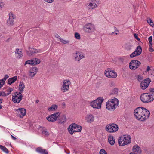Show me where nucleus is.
<instances>
[{
	"label": "nucleus",
	"instance_id": "f257e3e1",
	"mask_svg": "<svg viewBox=\"0 0 154 154\" xmlns=\"http://www.w3.org/2000/svg\"><path fill=\"white\" fill-rule=\"evenodd\" d=\"M136 118L141 121H144L147 119L150 114L149 111L146 108L143 107L137 108L134 111Z\"/></svg>",
	"mask_w": 154,
	"mask_h": 154
},
{
	"label": "nucleus",
	"instance_id": "f03ea898",
	"mask_svg": "<svg viewBox=\"0 0 154 154\" xmlns=\"http://www.w3.org/2000/svg\"><path fill=\"white\" fill-rule=\"evenodd\" d=\"M119 100L116 98L109 100L106 102V107L110 111L114 110L118 106Z\"/></svg>",
	"mask_w": 154,
	"mask_h": 154
},
{
	"label": "nucleus",
	"instance_id": "7ed1b4c3",
	"mask_svg": "<svg viewBox=\"0 0 154 154\" xmlns=\"http://www.w3.org/2000/svg\"><path fill=\"white\" fill-rule=\"evenodd\" d=\"M82 127L75 123L71 124L69 127L68 130L69 133L72 135L75 132H81Z\"/></svg>",
	"mask_w": 154,
	"mask_h": 154
},
{
	"label": "nucleus",
	"instance_id": "20e7f679",
	"mask_svg": "<svg viewBox=\"0 0 154 154\" xmlns=\"http://www.w3.org/2000/svg\"><path fill=\"white\" fill-rule=\"evenodd\" d=\"M103 99L101 97H99L90 103L91 106L94 108L99 109L101 107V104Z\"/></svg>",
	"mask_w": 154,
	"mask_h": 154
},
{
	"label": "nucleus",
	"instance_id": "39448f33",
	"mask_svg": "<svg viewBox=\"0 0 154 154\" xmlns=\"http://www.w3.org/2000/svg\"><path fill=\"white\" fill-rule=\"evenodd\" d=\"M118 125L115 123L110 124L107 125L106 127V130L110 133H114L116 132L118 130Z\"/></svg>",
	"mask_w": 154,
	"mask_h": 154
},
{
	"label": "nucleus",
	"instance_id": "423d86ee",
	"mask_svg": "<svg viewBox=\"0 0 154 154\" xmlns=\"http://www.w3.org/2000/svg\"><path fill=\"white\" fill-rule=\"evenodd\" d=\"M14 95H13L12 101L15 103H19L23 97V95L21 92H15Z\"/></svg>",
	"mask_w": 154,
	"mask_h": 154
},
{
	"label": "nucleus",
	"instance_id": "0eeeda50",
	"mask_svg": "<svg viewBox=\"0 0 154 154\" xmlns=\"http://www.w3.org/2000/svg\"><path fill=\"white\" fill-rule=\"evenodd\" d=\"M16 115L20 118H23L26 114V110L24 108H19L15 109Z\"/></svg>",
	"mask_w": 154,
	"mask_h": 154
},
{
	"label": "nucleus",
	"instance_id": "6e6552de",
	"mask_svg": "<svg viewBox=\"0 0 154 154\" xmlns=\"http://www.w3.org/2000/svg\"><path fill=\"white\" fill-rule=\"evenodd\" d=\"M141 64L140 62L137 60H133L131 61L129 64L130 69L132 70H135Z\"/></svg>",
	"mask_w": 154,
	"mask_h": 154
},
{
	"label": "nucleus",
	"instance_id": "1a4fd4ad",
	"mask_svg": "<svg viewBox=\"0 0 154 154\" xmlns=\"http://www.w3.org/2000/svg\"><path fill=\"white\" fill-rule=\"evenodd\" d=\"M105 75L109 78H116L117 76V73L113 71L110 70V69L108 68L104 72Z\"/></svg>",
	"mask_w": 154,
	"mask_h": 154
},
{
	"label": "nucleus",
	"instance_id": "9d476101",
	"mask_svg": "<svg viewBox=\"0 0 154 154\" xmlns=\"http://www.w3.org/2000/svg\"><path fill=\"white\" fill-rule=\"evenodd\" d=\"M149 97V94L144 93L141 95L140 99L143 103H147L152 101Z\"/></svg>",
	"mask_w": 154,
	"mask_h": 154
},
{
	"label": "nucleus",
	"instance_id": "9b49d317",
	"mask_svg": "<svg viewBox=\"0 0 154 154\" xmlns=\"http://www.w3.org/2000/svg\"><path fill=\"white\" fill-rule=\"evenodd\" d=\"M60 115L59 112L54 113L47 117V119L49 122H53L56 121Z\"/></svg>",
	"mask_w": 154,
	"mask_h": 154
},
{
	"label": "nucleus",
	"instance_id": "f8f14e48",
	"mask_svg": "<svg viewBox=\"0 0 154 154\" xmlns=\"http://www.w3.org/2000/svg\"><path fill=\"white\" fill-rule=\"evenodd\" d=\"M151 81L149 78H146L143 81H142L140 84V87L141 89L144 90L146 89L148 86Z\"/></svg>",
	"mask_w": 154,
	"mask_h": 154
},
{
	"label": "nucleus",
	"instance_id": "ddd939ff",
	"mask_svg": "<svg viewBox=\"0 0 154 154\" xmlns=\"http://www.w3.org/2000/svg\"><path fill=\"white\" fill-rule=\"evenodd\" d=\"M84 29L86 32L90 33L94 30L95 27L94 25L90 23L85 25Z\"/></svg>",
	"mask_w": 154,
	"mask_h": 154
},
{
	"label": "nucleus",
	"instance_id": "4468645a",
	"mask_svg": "<svg viewBox=\"0 0 154 154\" xmlns=\"http://www.w3.org/2000/svg\"><path fill=\"white\" fill-rule=\"evenodd\" d=\"M71 84V82L69 80H66L63 81V85L61 89L63 92H66L69 90V85Z\"/></svg>",
	"mask_w": 154,
	"mask_h": 154
},
{
	"label": "nucleus",
	"instance_id": "2eb2a0df",
	"mask_svg": "<svg viewBox=\"0 0 154 154\" xmlns=\"http://www.w3.org/2000/svg\"><path fill=\"white\" fill-rule=\"evenodd\" d=\"M15 18V15L12 12L9 14V18L7 21V23L8 26H12L14 24V19Z\"/></svg>",
	"mask_w": 154,
	"mask_h": 154
},
{
	"label": "nucleus",
	"instance_id": "dca6fc26",
	"mask_svg": "<svg viewBox=\"0 0 154 154\" xmlns=\"http://www.w3.org/2000/svg\"><path fill=\"white\" fill-rule=\"evenodd\" d=\"M74 57H75V60L79 61L81 59L84 57L82 54L79 52H77L76 53L74 54Z\"/></svg>",
	"mask_w": 154,
	"mask_h": 154
},
{
	"label": "nucleus",
	"instance_id": "f3484780",
	"mask_svg": "<svg viewBox=\"0 0 154 154\" xmlns=\"http://www.w3.org/2000/svg\"><path fill=\"white\" fill-rule=\"evenodd\" d=\"M38 69L36 67L31 68L29 71V76L31 78H32L36 74Z\"/></svg>",
	"mask_w": 154,
	"mask_h": 154
},
{
	"label": "nucleus",
	"instance_id": "a211bd4d",
	"mask_svg": "<svg viewBox=\"0 0 154 154\" xmlns=\"http://www.w3.org/2000/svg\"><path fill=\"white\" fill-rule=\"evenodd\" d=\"M132 150L134 153L135 154V152H137V153H140L141 152V150L140 147L137 145H136L133 146V147Z\"/></svg>",
	"mask_w": 154,
	"mask_h": 154
},
{
	"label": "nucleus",
	"instance_id": "6ab92c4d",
	"mask_svg": "<svg viewBox=\"0 0 154 154\" xmlns=\"http://www.w3.org/2000/svg\"><path fill=\"white\" fill-rule=\"evenodd\" d=\"M58 123L62 124L66 122V116L64 115H62L60 116L58 120Z\"/></svg>",
	"mask_w": 154,
	"mask_h": 154
},
{
	"label": "nucleus",
	"instance_id": "aec40b11",
	"mask_svg": "<svg viewBox=\"0 0 154 154\" xmlns=\"http://www.w3.org/2000/svg\"><path fill=\"white\" fill-rule=\"evenodd\" d=\"M36 151L42 154H48V152L45 149H43L41 147H38L36 148Z\"/></svg>",
	"mask_w": 154,
	"mask_h": 154
},
{
	"label": "nucleus",
	"instance_id": "412c9836",
	"mask_svg": "<svg viewBox=\"0 0 154 154\" xmlns=\"http://www.w3.org/2000/svg\"><path fill=\"white\" fill-rule=\"evenodd\" d=\"M123 137H120L118 139V143L120 146H124L126 144L125 142Z\"/></svg>",
	"mask_w": 154,
	"mask_h": 154
},
{
	"label": "nucleus",
	"instance_id": "4be33fe9",
	"mask_svg": "<svg viewBox=\"0 0 154 154\" xmlns=\"http://www.w3.org/2000/svg\"><path fill=\"white\" fill-rule=\"evenodd\" d=\"M92 2H90L87 6L89 9H91H91H94L97 7V5L94 1H93Z\"/></svg>",
	"mask_w": 154,
	"mask_h": 154
},
{
	"label": "nucleus",
	"instance_id": "5701e85b",
	"mask_svg": "<svg viewBox=\"0 0 154 154\" xmlns=\"http://www.w3.org/2000/svg\"><path fill=\"white\" fill-rule=\"evenodd\" d=\"M150 92L149 94V95L152 101L154 100V88L150 89Z\"/></svg>",
	"mask_w": 154,
	"mask_h": 154
},
{
	"label": "nucleus",
	"instance_id": "b1692460",
	"mask_svg": "<svg viewBox=\"0 0 154 154\" xmlns=\"http://www.w3.org/2000/svg\"><path fill=\"white\" fill-rule=\"evenodd\" d=\"M17 76H14L13 77L9 79L8 80V83L9 85L11 84L17 80Z\"/></svg>",
	"mask_w": 154,
	"mask_h": 154
},
{
	"label": "nucleus",
	"instance_id": "393cba45",
	"mask_svg": "<svg viewBox=\"0 0 154 154\" xmlns=\"http://www.w3.org/2000/svg\"><path fill=\"white\" fill-rule=\"evenodd\" d=\"M123 137L124 138L125 141V142L126 144L129 143L131 142V138L129 136L124 135Z\"/></svg>",
	"mask_w": 154,
	"mask_h": 154
},
{
	"label": "nucleus",
	"instance_id": "a878e982",
	"mask_svg": "<svg viewBox=\"0 0 154 154\" xmlns=\"http://www.w3.org/2000/svg\"><path fill=\"white\" fill-rule=\"evenodd\" d=\"M108 140L109 143L111 145H113L115 143V139L112 136H109Z\"/></svg>",
	"mask_w": 154,
	"mask_h": 154
},
{
	"label": "nucleus",
	"instance_id": "bb28decb",
	"mask_svg": "<svg viewBox=\"0 0 154 154\" xmlns=\"http://www.w3.org/2000/svg\"><path fill=\"white\" fill-rule=\"evenodd\" d=\"M29 50L30 52L31 53V55H32L35 53H39L40 52V50L39 49L38 50L36 49H35L33 48H29Z\"/></svg>",
	"mask_w": 154,
	"mask_h": 154
},
{
	"label": "nucleus",
	"instance_id": "cd10ccee",
	"mask_svg": "<svg viewBox=\"0 0 154 154\" xmlns=\"http://www.w3.org/2000/svg\"><path fill=\"white\" fill-rule=\"evenodd\" d=\"M94 116L92 114H90L87 116V121L88 122L91 123L94 121Z\"/></svg>",
	"mask_w": 154,
	"mask_h": 154
},
{
	"label": "nucleus",
	"instance_id": "c85d7f7f",
	"mask_svg": "<svg viewBox=\"0 0 154 154\" xmlns=\"http://www.w3.org/2000/svg\"><path fill=\"white\" fill-rule=\"evenodd\" d=\"M17 51L16 52V54L18 55H17V57L20 59L23 56V54H22L21 50L20 49H17L16 50Z\"/></svg>",
	"mask_w": 154,
	"mask_h": 154
},
{
	"label": "nucleus",
	"instance_id": "c756f323",
	"mask_svg": "<svg viewBox=\"0 0 154 154\" xmlns=\"http://www.w3.org/2000/svg\"><path fill=\"white\" fill-rule=\"evenodd\" d=\"M142 48L140 46H138L135 51V52L137 53V55H140L142 52Z\"/></svg>",
	"mask_w": 154,
	"mask_h": 154
},
{
	"label": "nucleus",
	"instance_id": "7c9ffc66",
	"mask_svg": "<svg viewBox=\"0 0 154 154\" xmlns=\"http://www.w3.org/2000/svg\"><path fill=\"white\" fill-rule=\"evenodd\" d=\"M58 108V106L57 105L53 104L48 109L49 111H52L56 110Z\"/></svg>",
	"mask_w": 154,
	"mask_h": 154
},
{
	"label": "nucleus",
	"instance_id": "2f4dec72",
	"mask_svg": "<svg viewBox=\"0 0 154 154\" xmlns=\"http://www.w3.org/2000/svg\"><path fill=\"white\" fill-rule=\"evenodd\" d=\"M19 88L20 89V92H21V93L22 92H23V89L25 88V85L23 84V82H20V84L19 85Z\"/></svg>",
	"mask_w": 154,
	"mask_h": 154
},
{
	"label": "nucleus",
	"instance_id": "473e14b6",
	"mask_svg": "<svg viewBox=\"0 0 154 154\" xmlns=\"http://www.w3.org/2000/svg\"><path fill=\"white\" fill-rule=\"evenodd\" d=\"M32 60V63H33V65H35L37 64H38L40 63V60L39 59H37L36 58L33 59Z\"/></svg>",
	"mask_w": 154,
	"mask_h": 154
},
{
	"label": "nucleus",
	"instance_id": "72a5a7b5",
	"mask_svg": "<svg viewBox=\"0 0 154 154\" xmlns=\"http://www.w3.org/2000/svg\"><path fill=\"white\" fill-rule=\"evenodd\" d=\"M0 149L6 153H9V151L8 149L4 146L0 145Z\"/></svg>",
	"mask_w": 154,
	"mask_h": 154
},
{
	"label": "nucleus",
	"instance_id": "f704fd0d",
	"mask_svg": "<svg viewBox=\"0 0 154 154\" xmlns=\"http://www.w3.org/2000/svg\"><path fill=\"white\" fill-rule=\"evenodd\" d=\"M131 45L129 43H127L125 45V48L127 50H130L131 49Z\"/></svg>",
	"mask_w": 154,
	"mask_h": 154
},
{
	"label": "nucleus",
	"instance_id": "c9c22d12",
	"mask_svg": "<svg viewBox=\"0 0 154 154\" xmlns=\"http://www.w3.org/2000/svg\"><path fill=\"white\" fill-rule=\"evenodd\" d=\"M13 90L12 88L10 87L8 88L6 91V92L7 93V94L8 95H9L13 91Z\"/></svg>",
	"mask_w": 154,
	"mask_h": 154
},
{
	"label": "nucleus",
	"instance_id": "e433bc0d",
	"mask_svg": "<svg viewBox=\"0 0 154 154\" xmlns=\"http://www.w3.org/2000/svg\"><path fill=\"white\" fill-rule=\"evenodd\" d=\"M147 21L151 26L153 27L154 26V24L151 19L149 18L147 19Z\"/></svg>",
	"mask_w": 154,
	"mask_h": 154
},
{
	"label": "nucleus",
	"instance_id": "4c0bfd02",
	"mask_svg": "<svg viewBox=\"0 0 154 154\" xmlns=\"http://www.w3.org/2000/svg\"><path fill=\"white\" fill-rule=\"evenodd\" d=\"M42 133L43 134H44L46 136H48L49 135L48 133V132L45 128H42Z\"/></svg>",
	"mask_w": 154,
	"mask_h": 154
},
{
	"label": "nucleus",
	"instance_id": "58836bf2",
	"mask_svg": "<svg viewBox=\"0 0 154 154\" xmlns=\"http://www.w3.org/2000/svg\"><path fill=\"white\" fill-rule=\"evenodd\" d=\"M59 38L60 39V40L61 42L62 43H63L64 44H66V43H69V41H66L65 40H64L63 39H62L59 36Z\"/></svg>",
	"mask_w": 154,
	"mask_h": 154
},
{
	"label": "nucleus",
	"instance_id": "ea45409f",
	"mask_svg": "<svg viewBox=\"0 0 154 154\" xmlns=\"http://www.w3.org/2000/svg\"><path fill=\"white\" fill-rule=\"evenodd\" d=\"M118 92V89L117 88H114L113 89L111 93L112 94H117Z\"/></svg>",
	"mask_w": 154,
	"mask_h": 154
},
{
	"label": "nucleus",
	"instance_id": "a19ab883",
	"mask_svg": "<svg viewBox=\"0 0 154 154\" xmlns=\"http://www.w3.org/2000/svg\"><path fill=\"white\" fill-rule=\"evenodd\" d=\"M28 64L30 65H33L32 60H27L25 63L24 65H26V64Z\"/></svg>",
	"mask_w": 154,
	"mask_h": 154
},
{
	"label": "nucleus",
	"instance_id": "79ce46f5",
	"mask_svg": "<svg viewBox=\"0 0 154 154\" xmlns=\"http://www.w3.org/2000/svg\"><path fill=\"white\" fill-rule=\"evenodd\" d=\"M99 153L100 154H107L106 151L104 149H101Z\"/></svg>",
	"mask_w": 154,
	"mask_h": 154
},
{
	"label": "nucleus",
	"instance_id": "37998d69",
	"mask_svg": "<svg viewBox=\"0 0 154 154\" xmlns=\"http://www.w3.org/2000/svg\"><path fill=\"white\" fill-rule=\"evenodd\" d=\"M75 38L78 39H80V35L78 33H75Z\"/></svg>",
	"mask_w": 154,
	"mask_h": 154
},
{
	"label": "nucleus",
	"instance_id": "c03bdc74",
	"mask_svg": "<svg viewBox=\"0 0 154 154\" xmlns=\"http://www.w3.org/2000/svg\"><path fill=\"white\" fill-rule=\"evenodd\" d=\"M114 28L115 29V31L114 32H113L111 34L112 35H113L115 33V35H116L118 34V33L119 32V31L117 29V28L116 27H115Z\"/></svg>",
	"mask_w": 154,
	"mask_h": 154
},
{
	"label": "nucleus",
	"instance_id": "a18cd8bd",
	"mask_svg": "<svg viewBox=\"0 0 154 154\" xmlns=\"http://www.w3.org/2000/svg\"><path fill=\"white\" fill-rule=\"evenodd\" d=\"M136 56H137V53L135 52V51H134L130 54V56L131 58H133Z\"/></svg>",
	"mask_w": 154,
	"mask_h": 154
},
{
	"label": "nucleus",
	"instance_id": "49530a36",
	"mask_svg": "<svg viewBox=\"0 0 154 154\" xmlns=\"http://www.w3.org/2000/svg\"><path fill=\"white\" fill-rule=\"evenodd\" d=\"M137 80L139 82H141L143 79V78L142 76L138 75L137 78Z\"/></svg>",
	"mask_w": 154,
	"mask_h": 154
},
{
	"label": "nucleus",
	"instance_id": "de8ad7c7",
	"mask_svg": "<svg viewBox=\"0 0 154 154\" xmlns=\"http://www.w3.org/2000/svg\"><path fill=\"white\" fill-rule=\"evenodd\" d=\"M9 77V76L7 75H5L4 77L2 79V81L4 82H5L6 79L8 78Z\"/></svg>",
	"mask_w": 154,
	"mask_h": 154
},
{
	"label": "nucleus",
	"instance_id": "09e8293b",
	"mask_svg": "<svg viewBox=\"0 0 154 154\" xmlns=\"http://www.w3.org/2000/svg\"><path fill=\"white\" fill-rule=\"evenodd\" d=\"M134 37L138 41L140 40V39L138 38V35L137 34L134 33Z\"/></svg>",
	"mask_w": 154,
	"mask_h": 154
},
{
	"label": "nucleus",
	"instance_id": "8fccbe9b",
	"mask_svg": "<svg viewBox=\"0 0 154 154\" xmlns=\"http://www.w3.org/2000/svg\"><path fill=\"white\" fill-rule=\"evenodd\" d=\"M1 94V96H2L5 97L8 96V95L7 94V93H6L4 92H2Z\"/></svg>",
	"mask_w": 154,
	"mask_h": 154
},
{
	"label": "nucleus",
	"instance_id": "3c124183",
	"mask_svg": "<svg viewBox=\"0 0 154 154\" xmlns=\"http://www.w3.org/2000/svg\"><path fill=\"white\" fill-rule=\"evenodd\" d=\"M2 79L0 80V85L2 86L5 83V82L2 81Z\"/></svg>",
	"mask_w": 154,
	"mask_h": 154
},
{
	"label": "nucleus",
	"instance_id": "603ef678",
	"mask_svg": "<svg viewBox=\"0 0 154 154\" xmlns=\"http://www.w3.org/2000/svg\"><path fill=\"white\" fill-rule=\"evenodd\" d=\"M149 50L150 52H153L154 51V50L152 48V46L149 47Z\"/></svg>",
	"mask_w": 154,
	"mask_h": 154
},
{
	"label": "nucleus",
	"instance_id": "864d4df0",
	"mask_svg": "<svg viewBox=\"0 0 154 154\" xmlns=\"http://www.w3.org/2000/svg\"><path fill=\"white\" fill-rule=\"evenodd\" d=\"M4 4L3 3L0 2V8H2V7L4 6Z\"/></svg>",
	"mask_w": 154,
	"mask_h": 154
},
{
	"label": "nucleus",
	"instance_id": "5fc2aeb1",
	"mask_svg": "<svg viewBox=\"0 0 154 154\" xmlns=\"http://www.w3.org/2000/svg\"><path fill=\"white\" fill-rule=\"evenodd\" d=\"M54 0H45V1L48 3H51L53 2Z\"/></svg>",
	"mask_w": 154,
	"mask_h": 154
},
{
	"label": "nucleus",
	"instance_id": "6e6d98bb",
	"mask_svg": "<svg viewBox=\"0 0 154 154\" xmlns=\"http://www.w3.org/2000/svg\"><path fill=\"white\" fill-rule=\"evenodd\" d=\"M152 36H150L148 38L149 42H152Z\"/></svg>",
	"mask_w": 154,
	"mask_h": 154
},
{
	"label": "nucleus",
	"instance_id": "4d7b16f0",
	"mask_svg": "<svg viewBox=\"0 0 154 154\" xmlns=\"http://www.w3.org/2000/svg\"><path fill=\"white\" fill-rule=\"evenodd\" d=\"M150 70V69L149 66H147V69H146V71L147 72H148Z\"/></svg>",
	"mask_w": 154,
	"mask_h": 154
},
{
	"label": "nucleus",
	"instance_id": "13d9d810",
	"mask_svg": "<svg viewBox=\"0 0 154 154\" xmlns=\"http://www.w3.org/2000/svg\"><path fill=\"white\" fill-rule=\"evenodd\" d=\"M27 54L29 56H30L32 55H31V52L29 53V51H27Z\"/></svg>",
	"mask_w": 154,
	"mask_h": 154
},
{
	"label": "nucleus",
	"instance_id": "bf43d9fd",
	"mask_svg": "<svg viewBox=\"0 0 154 154\" xmlns=\"http://www.w3.org/2000/svg\"><path fill=\"white\" fill-rule=\"evenodd\" d=\"M11 135V137L14 140H16V138L15 137H14L13 136V135Z\"/></svg>",
	"mask_w": 154,
	"mask_h": 154
},
{
	"label": "nucleus",
	"instance_id": "052dcab7",
	"mask_svg": "<svg viewBox=\"0 0 154 154\" xmlns=\"http://www.w3.org/2000/svg\"><path fill=\"white\" fill-rule=\"evenodd\" d=\"M149 47H151L152 45V42H149Z\"/></svg>",
	"mask_w": 154,
	"mask_h": 154
},
{
	"label": "nucleus",
	"instance_id": "680f3d73",
	"mask_svg": "<svg viewBox=\"0 0 154 154\" xmlns=\"http://www.w3.org/2000/svg\"><path fill=\"white\" fill-rule=\"evenodd\" d=\"M39 100H36V103H38V102H39Z\"/></svg>",
	"mask_w": 154,
	"mask_h": 154
},
{
	"label": "nucleus",
	"instance_id": "e2e57ef3",
	"mask_svg": "<svg viewBox=\"0 0 154 154\" xmlns=\"http://www.w3.org/2000/svg\"><path fill=\"white\" fill-rule=\"evenodd\" d=\"M129 154H135L134 153H133V152H131L129 153Z\"/></svg>",
	"mask_w": 154,
	"mask_h": 154
},
{
	"label": "nucleus",
	"instance_id": "0e129e2a",
	"mask_svg": "<svg viewBox=\"0 0 154 154\" xmlns=\"http://www.w3.org/2000/svg\"><path fill=\"white\" fill-rule=\"evenodd\" d=\"M1 92H0V96H1Z\"/></svg>",
	"mask_w": 154,
	"mask_h": 154
},
{
	"label": "nucleus",
	"instance_id": "69168bd1",
	"mask_svg": "<svg viewBox=\"0 0 154 154\" xmlns=\"http://www.w3.org/2000/svg\"><path fill=\"white\" fill-rule=\"evenodd\" d=\"M45 0H44V1H45Z\"/></svg>",
	"mask_w": 154,
	"mask_h": 154
}]
</instances>
